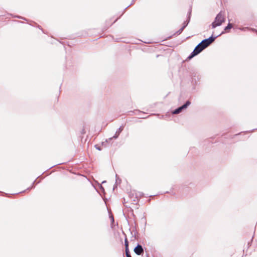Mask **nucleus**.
Here are the masks:
<instances>
[{
  "label": "nucleus",
  "instance_id": "f257e3e1",
  "mask_svg": "<svg viewBox=\"0 0 257 257\" xmlns=\"http://www.w3.org/2000/svg\"><path fill=\"white\" fill-rule=\"evenodd\" d=\"M224 13L222 11L220 12L216 16L214 21L211 24L212 29L215 28L216 27L220 26L223 23L225 22Z\"/></svg>",
  "mask_w": 257,
  "mask_h": 257
},
{
  "label": "nucleus",
  "instance_id": "f03ea898",
  "mask_svg": "<svg viewBox=\"0 0 257 257\" xmlns=\"http://www.w3.org/2000/svg\"><path fill=\"white\" fill-rule=\"evenodd\" d=\"M205 48L203 46L200 45V43L197 45L193 52L190 54V55L188 57V59H191L196 55L199 54L201 51H202Z\"/></svg>",
  "mask_w": 257,
  "mask_h": 257
},
{
  "label": "nucleus",
  "instance_id": "7ed1b4c3",
  "mask_svg": "<svg viewBox=\"0 0 257 257\" xmlns=\"http://www.w3.org/2000/svg\"><path fill=\"white\" fill-rule=\"evenodd\" d=\"M218 36H215V37L211 36L209 38H208V39H205L202 40L200 43V45L203 46V47L205 49L208 46H209L212 42H213L215 41V39Z\"/></svg>",
  "mask_w": 257,
  "mask_h": 257
},
{
  "label": "nucleus",
  "instance_id": "20e7f679",
  "mask_svg": "<svg viewBox=\"0 0 257 257\" xmlns=\"http://www.w3.org/2000/svg\"><path fill=\"white\" fill-rule=\"evenodd\" d=\"M190 102L189 101H187L186 103L182 105L181 106L177 108L175 110H174L173 112V114H179L180 113L183 109L186 108L190 104Z\"/></svg>",
  "mask_w": 257,
  "mask_h": 257
},
{
  "label": "nucleus",
  "instance_id": "39448f33",
  "mask_svg": "<svg viewBox=\"0 0 257 257\" xmlns=\"http://www.w3.org/2000/svg\"><path fill=\"white\" fill-rule=\"evenodd\" d=\"M134 252L137 255H141L144 253V249L142 246L139 244L134 248Z\"/></svg>",
  "mask_w": 257,
  "mask_h": 257
},
{
  "label": "nucleus",
  "instance_id": "423d86ee",
  "mask_svg": "<svg viewBox=\"0 0 257 257\" xmlns=\"http://www.w3.org/2000/svg\"><path fill=\"white\" fill-rule=\"evenodd\" d=\"M123 129V127L122 126H120L116 131L115 135L112 137L110 138L107 140L106 142H108V141H111L112 139H117L120 133L122 131Z\"/></svg>",
  "mask_w": 257,
  "mask_h": 257
},
{
  "label": "nucleus",
  "instance_id": "0eeeda50",
  "mask_svg": "<svg viewBox=\"0 0 257 257\" xmlns=\"http://www.w3.org/2000/svg\"><path fill=\"white\" fill-rule=\"evenodd\" d=\"M232 28V25L230 23H229L227 26L225 28L224 30L226 31L227 30L230 29Z\"/></svg>",
  "mask_w": 257,
  "mask_h": 257
},
{
  "label": "nucleus",
  "instance_id": "6e6552de",
  "mask_svg": "<svg viewBox=\"0 0 257 257\" xmlns=\"http://www.w3.org/2000/svg\"><path fill=\"white\" fill-rule=\"evenodd\" d=\"M124 245L125 248H128V242L126 238H125L124 239Z\"/></svg>",
  "mask_w": 257,
  "mask_h": 257
},
{
  "label": "nucleus",
  "instance_id": "1a4fd4ad",
  "mask_svg": "<svg viewBox=\"0 0 257 257\" xmlns=\"http://www.w3.org/2000/svg\"><path fill=\"white\" fill-rule=\"evenodd\" d=\"M189 20L188 21V22H184L183 24V26L182 27L183 28V29H185L186 26L188 25V23H189Z\"/></svg>",
  "mask_w": 257,
  "mask_h": 257
},
{
  "label": "nucleus",
  "instance_id": "9d476101",
  "mask_svg": "<svg viewBox=\"0 0 257 257\" xmlns=\"http://www.w3.org/2000/svg\"><path fill=\"white\" fill-rule=\"evenodd\" d=\"M125 254H126V256H129V255H131L130 253L128 248H125Z\"/></svg>",
  "mask_w": 257,
  "mask_h": 257
},
{
  "label": "nucleus",
  "instance_id": "9b49d317",
  "mask_svg": "<svg viewBox=\"0 0 257 257\" xmlns=\"http://www.w3.org/2000/svg\"><path fill=\"white\" fill-rule=\"evenodd\" d=\"M184 29H183V28L182 27L181 28H180L177 32V34L178 35H179L180 34L182 31L184 30Z\"/></svg>",
  "mask_w": 257,
  "mask_h": 257
},
{
  "label": "nucleus",
  "instance_id": "f8f14e48",
  "mask_svg": "<svg viewBox=\"0 0 257 257\" xmlns=\"http://www.w3.org/2000/svg\"><path fill=\"white\" fill-rule=\"evenodd\" d=\"M95 147H96V149H97V150H99V151H100V150H101V148H100V147H98V146H95Z\"/></svg>",
  "mask_w": 257,
  "mask_h": 257
},
{
  "label": "nucleus",
  "instance_id": "ddd939ff",
  "mask_svg": "<svg viewBox=\"0 0 257 257\" xmlns=\"http://www.w3.org/2000/svg\"><path fill=\"white\" fill-rule=\"evenodd\" d=\"M111 220L112 221H114V218L112 216H111Z\"/></svg>",
  "mask_w": 257,
  "mask_h": 257
},
{
  "label": "nucleus",
  "instance_id": "4468645a",
  "mask_svg": "<svg viewBox=\"0 0 257 257\" xmlns=\"http://www.w3.org/2000/svg\"><path fill=\"white\" fill-rule=\"evenodd\" d=\"M246 29H247V28H243L241 30H244Z\"/></svg>",
  "mask_w": 257,
  "mask_h": 257
},
{
  "label": "nucleus",
  "instance_id": "2eb2a0df",
  "mask_svg": "<svg viewBox=\"0 0 257 257\" xmlns=\"http://www.w3.org/2000/svg\"><path fill=\"white\" fill-rule=\"evenodd\" d=\"M251 30H252V31L257 32V31L255 30V29H252Z\"/></svg>",
  "mask_w": 257,
  "mask_h": 257
},
{
  "label": "nucleus",
  "instance_id": "dca6fc26",
  "mask_svg": "<svg viewBox=\"0 0 257 257\" xmlns=\"http://www.w3.org/2000/svg\"><path fill=\"white\" fill-rule=\"evenodd\" d=\"M126 257H132V256H131V255H129V256H126Z\"/></svg>",
  "mask_w": 257,
  "mask_h": 257
}]
</instances>
